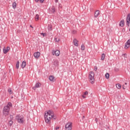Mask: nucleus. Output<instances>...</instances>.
<instances>
[{"label": "nucleus", "mask_w": 130, "mask_h": 130, "mask_svg": "<svg viewBox=\"0 0 130 130\" xmlns=\"http://www.w3.org/2000/svg\"><path fill=\"white\" fill-rule=\"evenodd\" d=\"M105 78H106V79H109V73H107L105 74Z\"/></svg>", "instance_id": "cd10ccee"}, {"label": "nucleus", "mask_w": 130, "mask_h": 130, "mask_svg": "<svg viewBox=\"0 0 130 130\" xmlns=\"http://www.w3.org/2000/svg\"><path fill=\"white\" fill-rule=\"evenodd\" d=\"M9 125H10V126H12V125H13L12 120H10V121H9Z\"/></svg>", "instance_id": "bb28decb"}, {"label": "nucleus", "mask_w": 130, "mask_h": 130, "mask_svg": "<svg viewBox=\"0 0 130 130\" xmlns=\"http://www.w3.org/2000/svg\"><path fill=\"white\" fill-rule=\"evenodd\" d=\"M84 118H85V116H82V119L84 120Z\"/></svg>", "instance_id": "37998d69"}, {"label": "nucleus", "mask_w": 130, "mask_h": 130, "mask_svg": "<svg viewBox=\"0 0 130 130\" xmlns=\"http://www.w3.org/2000/svg\"><path fill=\"white\" fill-rule=\"evenodd\" d=\"M129 31L130 32V27H129Z\"/></svg>", "instance_id": "49530a36"}, {"label": "nucleus", "mask_w": 130, "mask_h": 130, "mask_svg": "<svg viewBox=\"0 0 130 130\" xmlns=\"http://www.w3.org/2000/svg\"><path fill=\"white\" fill-rule=\"evenodd\" d=\"M34 55L36 58H39V56H40V52H35L34 54Z\"/></svg>", "instance_id": "f8f14e48"}, {"label": "nucleus", "mask_w": 130, "mask_h": 130, "mask_svg": "<svg viewBox=\"0 0 130 130\" xmlns=\"http://www.w3.org/2000/svg\"><path fill=\"white\" fill-rule=\"evenodd\" d=\"M55 129L56 130L59 129V127H56Z\"/></svg>", "instance_id": "ea45409f"}, {"label": "nucleus", "mask_w": 130, "mask_h": 130, "mask_svg": "<svg viewBox=\"0 0 130 130\" xmlns=\"http://www.w3.org/2000/svg\"><path fill=\"white\" fill-rule=\"evenodd\" d=\"M55 1V3H56V4H57V3H58V0H54Z\"/></svg>", "instance_id": "a19ab883"}, {"label": "nucleus", "mask_w": 130, "mask_h": 130, "mask_svg": "<svg viewBox=\"0 0 130 130\" xmlns=\"http://www.w3.org/2000/svg\"><path fill=\"white\" fill-rule=\"evenodd\" d=\"M82 98H83L84 99H85V98H86L87 97L86 96H85V95H82Z\"/></svg>", "instance_id": "c9c22d12"}, {"label": "nucleus", "mask_w": 130, "mask_h": 130, "mask_svg": "<svg viewBox=\"0 0 130 130\" xmlns=\"http://www.w3.org/2000/svg\"><path fill=\"white\" fill-rule=\"evenodd\" d=\"M104 59H105V54L103 53L101 56V60H104Z\"/></svg>", "instance_id": "b1692460"}, {"label": "nucleus", "mask_w": 130, "mask_h": 130, "mask_svg": "<svg viewBox=\"0 0 130 130\" xmlns=\"http://www.w3.org/2000/svg\"><path fill=\"white\" fill-rule=\"evenodd\" d=\"M84 95H88V91H85L84 93V94H83Z\"/></svg>", "instance_id": "f704fd0d"}, {"label": "nucleus", "mask_w": 130, "mask_h": 130, "mask_svg": "<svg viewBox=\"0 0 130 130\" xmlns=\"http://www.w3.org/2000/svg\"><path fill=\"white\" fill-rule=\"evenodd\" d=\"M35 19H36V20H39V15L36 14Z\"/></svg>", "instance_id": "7c9ffc66"}, {"label": "nucleus", "mask_w": 130, "mask_h": 130, "mask_svg": "<svg viewBox=\"0 0 130 130\" xmlns=\"http://www.w3.org/2000/svg\"><path fill=\"white\" fill-rule=\"evenodd\" d=\"M53 55H55L56 56H59V54H60V52L58 50H56V51H52Z\"/></svg>", "instance_id": "0eeeda50"}, {"label": "nucleus", "mask_w": 130, "mask_h": 130, "mask_svg": "<svg viewBox=\"0 0 130 130\" xmlns=\"http://www.w3.org/2000/svg\"><path fill=\"white\" fill-rule=\"evenodd\" d=\"M44 118L46 123H47L48 124H50L51 119H53V118L46 114L44 115Z\"/></svg>", "instance_id": "20e7f679"}, {"label": "nucleus", "mask_w": 130, "mask_h": 130, "mask_svg": "<svg viewBox=\"0 0 130 130\" xmlns=\"http://www.w3.org/2000/svg\"><path fill=\"white\" fill-rule=\"evenodd\" d=\"M116 87L117 88V89H120L121 88V85L119 83H118L116 85Z\"/></svg>", "instance_id": "393cba45"}, {"label": "nucleus", "mask_w": 130, "mask_h": 130, "mask_svg": "<svg viewBox=\"0 0 130 130\" xmlns=\"http://www.w3.org/2000/svg\"><path fill=\"white\" fill-rule=\"evenodd\" d=\"M55 42H59V41H60V39H57V38H55Z\"/></svg>", "instance_id": "c756f323"}, {"label": "nucleus", "mask_w": 130, "mask_h": 130, "mask_svg": "<svg viewBox=\"0 0 130 130\" xmlns=\"http://www.w3.org/2000/svg\"><path fill=\"white\" fill-rule=\"evenodd\" d=\"M119 26H120V27H123L124 26V20L122 19L120 21Z\"/></svg>", "instance_id": "f3484780"}, {"label": "nucleus", "mask_w": 130, "mask_h": 130, "mask_svg": "<svg viewBox=\"0 0 130 130\" xmlns=\"http://www.w3.org/2000/svg\"><path fill=\"white\" fill-rule=\"evenodd\" d=\"M72 122H68L65 125V130H72Z\"/></svg>", "instance_id": "423d86ee"}, {"label": "nucleus", "mask_w": 130, "mask_h": 130, "mask_svg": "<svg viewBox=\"0 0 130 130\" xmlns=\"http://www.w3.org/2000/svg\"><path fill=\"white\" fill-rule=\"evenodd\" d=\"M6 106H8V107H13V104H12V103L9 102Z\"/></svg>", "instance_id": "a878e982"}, {"label": "nucleus", "mask_w": 130, "mask_h": 130, "mask_svg": "<svg viewBox=\"0 0 130 130\" xmlns=\"http://www.w3.org/2000/svg\"><path fill=\"white\" fill-rule=\"evenodd\" d=\"M10 47H7V49H5V48L3 49V52L4 54H6V53H8L9 52V50H10Z\"/></svg>", "instance_id": "9d476101"}, {"label": "nucleus", "mask_w": 130, "mask_h": 130, "mask_svg": "<svg viewBox=\"0 0 130 130\" xmlns=\"http://www.w3.org/2000/svg\"><path fill=\"white\" fill-rule=\"evenodd\" d=\"M8 92L10 94V95H11V94H13V91L12 90V88L10 87L8 89Z\"/></svg>", "instance_id": "412c9836"}, {"label": "nucleus", "mask_w": 130, "mask_h": 130, "mask_svg": "<svg viewBox=\"0 0 130 130\" xmlns=\"http://www.w3.org/2000/svg\"><path fill=\"white\" fill-rule=\"evenodd\" d=\"M94 77H95L94 73L92 71L90 72L89 74V79L91 84H94V83H95V79L94 78Z\"/></svg>", "instance_id": "f03ea898"}, {"label": "nucleus", "mask_w": 130, "mask_h": 130, "mask_svg": "<svg viewBox=\"0 0 130 130\" xmlns=\"http://www.w3.org/2000/svg\"><path fill=\"white\" fill-rule=\"evenodd\" d=\"M81 50H84L85 49V45H84V44L81 45Z\"/></svg>", "instance_id": "c85d7f7f"}, {"label": "nucleus", "mask_w": 130, "mask_h": 130, "mask_svg": "<svg viewBox=\"0 0 130 130\" xmlns=\"http://www.w3.org/2000/svg\"><path fill=\"white\" fill-rule=\"evenodd\" d=\"M49 80L51 82H53V80H54V77H53V76L51 75L49 77Z\"/></svg>", "instance_id": "6ab92c4d"}, {"label": "nucleus", "mask_w": 130, "mask_h": 130, "mask_svg": "<svg viewBox=\"0 0 130 130\" xmlns=\"http://www.w3.org/2000/svg\"><path fill=\"white\" fill-rule=\"evenodd\" d=\"M95 121H96V122H98V118H95Z\"/></svg>", "instance_id": "58836bf2"}, {"label": "nucleus", "mask_w": 130, "mask_h": 130, "mask_svg": "<svg viewBox=\"0 0 130 130\" xmlns=\"http://www.w3.org/2000/svg\"><path fill=\"white\" fill-rule=\"evenodd\" d=\"M129 24H130V13H128L127 15L126 18V25L128 26V27H129Z\"/></svg>", "instance_id": "6e6552de"}, {"label": "nucleus", "mask_w": 130, "mask_h": 130, "mask_svg": "<svg viewBox=\"0 0 130 130\" xmlns=\"http://www.w3.org/2000/svg\"><path fill=\"white\" fill-rule=\"evenodd\" d=\"M94 71H95V72L97 71V67H94Z\"/></svg>", "instance_id": "4c0bfd02"}, {"label": "nucleus", "mask_w": 130, "mask_h": 130, "mask_svg": "<svg viewBox=\"0 0 130 130\" xmlns=\"http://www.w3.org/2000/svg\"><path fill=\"white\" fill-rule=\"evenodd\" d=\"M40 3H41V4L43 3V2H44V0H39Z\"/></svg>", "instance_id": "e433bc0d"}, {"label": "nucleus", "mask_w": 130, "mask_h": 130, "mask_svg": "<svg viewBox=\"0 0 130 130\" xmlns=\"http://www.w3.org/2000/svg\"><path fill=\"white\" fill-rule=\"evenodd\" d=\"M127 84V83H125V85H126Z\"/></svg>", "instance_id": "de8ad7c7"}, {"label": "nucleus", "mask_w": 130, "mask_h": 130, "mask_svg": "<svg viewBox=\"0 0 130 130\" xmlns=\"http://www.w3.org/2000/svg\"><path fill=\"white\" fill-rule=\"evenodd\" d=\"M20 66V61H17L16 65V68L18 70L19 69V66Z\"/></svg>", "instance_id": "5701e85b"}, {"label": "nucleus", "mask_w": 130, "mask_h": 130, "mask_svg": "<svg viewBox=\"0 0 130 130\" xmlns=\"http://www.w3.org/2000/svg\"><path fill=\"white\" fill-rule=\"evenodd\" d=\"M35 1L36 2V3H38V2H39V0H35Z\"/></svg>", "instance_id": "79ce46f5"}, {"label": "nucleus", "mask_w": 130, "mask_h": 130, "mask_svg": "<svg viewBox=\"0 0 130 130\" xmlns=\"http://www.w3.org/2000/svg\"><path fill=\"white\" fill-rule=\"evenodd\" d=\"M48 30H49V31H52V25H51V24H48Z\"/></svg>", "instance_id": "a211bd4d"}, {"label": "nucleus", "mask_w": 130, "mask_h": 130, "mask_svg": "<svg viewBox=\"0 0 130 130\" xmlns=\"http://www.w3.org/2000/svg\"><path fill=\"white\" fill-rule=\"evenodd\" d=\"M78 41L77 40V39H74L73 40V43L75 46H77V47L79 46V44H78Z\"/></svg>", "instance_id": "4468645a"}, {"label": "nucleus", "mask_w": 130, "mask_h": 130, "mask_svg": "<svg viewBox=\"0 0 130 130\" xmlns=\"http://www.w3.org/2000/svg\"><path fill=\"white\" fill-rule=\"evenodd\" d=\"M16 119H17L18 122H19V123H24V118L21 116L20 115H17L16 116Z\"/></svg>", "instance_id": "39448f33"}, {"label": "nucleus", "mask_w": 130, "mask_h": 130, "mask_svg": "<svg viewBox=\"0 0 130 130\" xmlns=\"http://www.w3.org/2000/svg\"><path fill=\"white\" fill-rule=\"evenodd\" d=\"M57 66H58V61L55 60L53 62V64L52 65V66L53 67V68H55L57 67Z\"/></svg>", "instance_id": "dca6fc26"}, {"label": "nucleus", "mask_w": 130, "mask_h": 130, "mask_svg": "<svg viewBox=\"0 0 130 130\" xmlns=\"http://www.w3.org/2000/svg\"><path fill=\"white\" fill-rule=\"evenodd\" d=\"M99 15H100V11L99 10H96L94 13V18H98Z\"/></svg>", "instance_id": "ddd939ff"}, {"label": "nucleus", "mask_w": 130, "mask_h": 130, "mask_svg": "<svg viewBox=\"0 0 130 130\" xmlns=\"http://www.w3.org/2000/svg\"><path fill=\"white\" fill-rule=\"evenodd\" d=\"M40 86H41V84L40 83H37L36 84L35 86L32 87L33 90H36V88H40Z\"/></svg>", "instance_id": "9b49d317"}, {"label": "nucleus", "mask_w": 130, "mask_h": 130, "mask_svg": "<svg viewBox=\"0 0 130 130\" xmlns=\"http://www.w3.org/2000/svg\"><path fill=\"white\" fill-rule=\"evenodd\" d=\"M129 45H130V39L125 44V46H124L125 49H127V48L129 47Z\"/></svg>", "instance_id": "1a4fd4ad"}, {"label": "nucleus", "mask_w": 130, "mask_h": 130, "mask_svg": "<svg viewBox=\"0 0 130 130\" xmlns=\"http://www.w3.org/2000/svg\"><path fill=\"white\" fill-rule=\"evenodd\" d=\"M30 27H31V28H33V26H32V25H30Z\"/></svg>", "instance_id": "c03bdc74"}, {"label": "nucleus", "mask_w": 130, "mask_h": 130, "mask_svg": "<svg viewBox=\"0 0 130 130\" xmlns=\"http://www.w3.org/2000/svg\"><path fill=\"white\" fill-rule=\"evenodd\" d=\"M45 114H46V115H48V116L52 117V118H53V120H55V119H56V116L54 115V113L52 110H49L48 111H46L45 112Z\"/></svg>", "instance_id": "f257e3e1"}, {"label": "nucleus", "mask_w": 130, "mask_h": 130, "mask_svg": "<svg viewBox=\"0 0 130 130\" xmlns=\"http://www.w3.org/2000/svg\"><path fill=\"white\" fill-rule=\"evenodd\" d=\"M10 120H13L14 118V116H13V115H10Z\"/></svg>", "instance_id": "2f4dec72"}, {"label": "nucleus", "mask_w": 130, "mask_h": 130, "mask_svg": "<svg viewBox=\"0 0 130 130\" xmlns=\"http://www.w3.org/2000/svg\"><path fill=\"white\" fill-rule=\"evenodd\" d=\"M76 33H77V30H73L72 31V34H76Z\"/></svg>", "instance_id": "473e14b6"}, {"label": "nucleus", "mask_w": 130, "mask_h": 130, "mask_svg": "<svg viewBox=\"0 0 130 130\" xmlns=\"http://www.w3.org/2000/svg\"><path fill=\"white\" fill-rule=\"evenodd\" d=\"M26 64H27V63H26V61L25 60L23 61L21 64V68L24 69L25 68V67H26Z\"/></svg>", "instance_id": "2eb2a0df"}, {"label": "nucleus", "mask_w": 130, "mask_h": 130, "mask_svg": "<svg viewBox=\"0 0 130 130\" xmlns=\"http://www.w3.org/2000/svg\"><path fill=\"white\" fill-rule=\"evenodd\" d=\"M41 35H43V37H45V36H46V34L45 33H42Z\"/></svg>", "instance_id": "72a5a7b5"}, {"label": "nucleus", "mask_w": 130, "mask_h": 130, "mask_svg": "<svg viewBox=\"0 0 130 130\" xmlns=\"http://www.w3.org/2000/svg\"><path fill=\"white\" fill-rule=\"evenodd\" d=\"M10 108L8 106H5L3 109V113L4 116H8L10 112Z\"/></svg>", "instance_id": "7ed1b4c3"}, {"label": "nucleus", "mask_w": 130, "mask_h": 130, "mask_svg": "<svg viewBox=\"0 0 130 130\" xmlns=\"http://www.w3.org/2000/svg\"><path fill=\"white\" fill-rule=\"evenodd\" d=\"M12 8L15 10L16 8H17V3L16 2H14L12 4Z\"/></svg>", "instance_id": "aec40b11"}, {"label": "nucleus", "mask_w": 130, "mask_h": 130, "mask_svg": "<svg viewBox=\"0 0 130 130\" xmlns=\"http://www.w3.org/2000/svg\"><path fill=\"white\" fill-rule=\"evenodd\" d=\"M122 88L123 89V90L125 89V88L124 87H123Z\"/></svg>", "instance_id": "a18cd8bd"}, {"label": "nucleus", "mask_w": 130, "mask_h": 130, "mask_svg": "<svg viewBox=\"0 0 130 130\" xmlns=\"http://www.w3.org/2000/svg\"><path fill=\"white\" fill-rule=\"evenodd\" d=\"M51 12H52V13H55V7L54 6H52L51 8Z\"/></svg>", "instance_id": "4be33fe9"}]
</instances>
